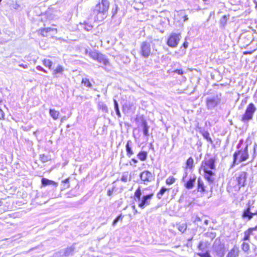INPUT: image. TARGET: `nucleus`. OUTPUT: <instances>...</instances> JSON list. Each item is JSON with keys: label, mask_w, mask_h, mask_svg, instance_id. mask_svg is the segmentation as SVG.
I'll list each match as a JSON object with an SVG mask.
<instances>
[{"label": "nucleus", "mask_w": 257, "mask_h": 257, "mask_svg": "<svg viewBox=\"0 0 257 257\" xmlns=\"http://www.w3.org/2000/svg\"><path fill=\"white\" fill-rule=\"evenodd\" d=\"M196 177L194 175L192 177H190L189 180L185 184L184 186L188 189H192L196 182Z\"/></svg>", "instance_id": "nucleus-15"}, {"label": "nucleus", "mask_w": 257, "mask_h": 257, "mask_svg": "<svg viewBox=\"0 0 257 257\" xmlns=\"http://www.w3.org/2000/svg\"><path fill=\"white\" fill-rule=\"evenodd\" d=\"M64 71V68L63 66L59 65L53 70L52 74L55 77H58L60 75H62Z\"/></svg>", "instance_id": "nucleus-13"}, {"label": "nucleus", "mask_w": 257, "mask_h": 257, "mask_svg": "<svg viewBox=\"0 0 257 257\" xmlns=\"http://www.w3.org/2000/svg\"><path fill=\"white\" fill-rule=\"evenodd\" d=\"M128 180H129V181L131 180V178H130L129 179H128V173L127 172L123 173L121 177V181L123 182H126Z\"/></svg>", "instance_id": "nucleus-33"}, {"label": "nucleus", "mask_w": 257, "mask_h": 257, "mask_svg": "<svg viewBox=\"0 0 257 257\" xmlns=\"http://www.w3.org/2000/svg\"><path fill=\"white\" fill-rule=\"evenodd\" d=\"M84 29L87 31H89L91 30L92 29V26H85V27H84Z\"/></svg>", "instance_id": "nucleus-46"}, {"label": "nucleus", "mask_w": 257, "mask_h": 257, "mask_svg": "<svg viewBox=\"0 0 257 257\" xmlns=\"http://www.w3.org/2000/svg\"><path fill=\"white\" fill-rule=\"evenodd\" d=\"M175 180L176 179L174 177L170 176L166 179V182L167 185H171L175 182Z\"/></svg>", "instance_id": "nucleus-32"}, {"label": "nucleus", "mask_w": 257, "mask_h": 257, "mask_svg": "<svg viewBox=\"0 0 257 257\" xmlns=\"http://www.w3.org/2000/svg\"><path fill=\"white\" fill-rule=\"evenodd\" d=\"M241 248L244 252H247L249 249V245L248 243L243 242L241 245Z\"/></svg>", "instance_id": "nucleus-36"}, {"label": "nucleus", "mask_w": 257, "mask_h": 257, "mask_svg": "<svg viewBox=\"0 0 257 257\" xmlns=\"http://www.w3.org/2000/svg\"><path fill=\"white\" fill-rule=\"evenodd\" d=\"M131 161H132V162H133L135 164H136V163H138V160H136V159H134V158L132 159L131 160Z\"/></svg>", "instance_id": "nucleus-59"}, {"label": "nucleus", "mask_w": 257, "mask_h": 257, "mask_svg": "<svg viewBox=\"0 0 257 257\" xmlns=\"http://www.w3.org/2000/svg\"><path fill=\"white\" fill-rule=\"evenodd\" d=\"M247 174L245 172H241L239 173L236 177V180L237 181L239 188L243 187L245 185L246 180L247 178Z\"/></svg>", "instance_id": "nucleus-10"}, {"label": "nucleus", "mask_w": 257, "mask_h": 257, "mask_svg": "<svg viewBox=\"0 0 257 257\" xmlns=\"http://www.w3.org/2000/svg\"><path fill=\"white\" fill-rule=\"evenodd\" d=\"M19 66L20 67H22L24 68H28V65H24V64H22L19 65Z\"/></svg>", "instance_id": "nucleus-54"}, {"label": "nucleus", "mask_w": 257, "mask_h": 257, "mask_svg": "<svg viewBox=\"0 0 257 257\" xmlns=\"http://www.w3.org/2000/svg\"><path fill=\"white\" fill-rule=\"evenodd\" d=\"M116 218H117V219L119 221V220H121L122 219V216L121 214H120Z\"/></svg>", "instance_id": "nucleus-56"}, {"label": "nucleus", "mask_w": 257, "mask_h": 257, "mask_svg": "<svg viewBox=\"0 0 257 257\" xmlns=\"http://www.w3.org/2000/svg\"><path fill=\"white\" fill-rule=\"evenodd\" d=\"M147 152L145 151H141L137 155L138 158L142 161H145L147 159Z\"/></svg>", "instance_id": "nucleus-24"}, {"label": "nucleus", "mask_w": 257, "mask_h": 257, "mask_svg": "<svg viewBox=\"0 0 257 257\" xmlns=\"http://www.w3.org/2000/svg\"><path fill=\"white\" fill-rule=\"evenodd\" d=\"M197 190L200 192H204L205 191L203 181L201 178H199L197 180Z\"/></svg>", "instance_id": "nucleus-21"}, {"label": "nucleus", "mask_w": 257, "mask_h": 257, "mask_svg": "<svg viewBox=\"0 0 257 257\" xmlns=\"http://www.w3.org/2000/svg\"><path fill=\"white\" fill-rule=\"evenodd\" d=\"M253 215V213L250 211V207L248 206V207L243 211L242 217L243 219L247 218V220H250L252 218Z\"/></svg>", "instance_id": "nucleus-14"}, {"label": "nucleus", "mask_w": 257, "mask_h": 257, "mask_svg": "<svg viewBox=\"0 0 257 257\" xmlns=\"http://www.w3.org/2000/svg\"><path fill=\"white\" fill-rule=\"evenodd\" d=\"M142 192L141 187H139L136 190L134 194V200L139 202L138 206L141 209H144L150 204V201L154 196L153 193L143 195L142 197Z\"/></svg>", "instance_id": "nucleus-1"}, {"label": "nucleus", "mask_w": 257, "mask_h": 257, "mask_svg": "<svg viewBox=\"0 0 257 257\" xmlns=\"http://www.w3.org/2000/svg\"><path fill=\"white\" fill-rule=\"evenodd\" d=\"M239 248L237 246L235 245L234 247L229 251L226 257H237L239 254Z\"/></svg>", "instance_id": "nucleus-18"}, {"label": "nucleus", "mask_w": 257, "mask_h": 257, "mask_svg": "<svg viewBox=\"0 0 257 257\" xmlns=\"http://www.w3.org/2000/svg\"><path fill=\"white\" fill-rule=\"evenodd\" d=\"M97 61H98L100 63L103 64L105 66H109L110 64L108 60L105 57L104 55H103L101 53H100V55H99Z\"/></svg>", "instance_id": "nucleus-19"}, {"label": "nucleus", "mask_w": 257, "mask_h": 257, "mask_svg": "<svg viewBox=\"0 0 257 257\" xmlns=\"http://www.w3.org/2000/svg\"><path fill=\"white\" fill-rule=\"evenodd\" d=\"M197 254L200 257H211L209 253L206 250L205 251L199 252Z\"/></svg>", "instance_id": "nucleus-35"}, {"label": "nucleus", "mask_w": 257, "mask_h": 257, "mask_svg": "<svg viewBox=\"0 0 257 257\" xmlns=\"http://www.w3.org/2000/svg\"><path fill=\"white\" fill-rule=\"evenodd\" d=\"M40 159L42 162L45 163L49 161L50 160V158L48 156L45 155L44 154H41L40 155Z\"/></svg>", "instance_id": "nucleus-30"}, {"label": "nucleus", "mask_w": 257, "mask_h": 257, "mask_svg": "<svg viewBox=\"0 0 257 257\" xmlns=\"http://www.w3.org/2000/svg\"><path fill=\"white\" fill-rule=\"evenodd\" d=\"M243 143V141L241 140L239 141V143L238 144L237 146V148L238 149L240 148L242 145Z\"/></svg>", "instance_id": "nucleus-49"}, {"label": "nucleus", "mask_w": 257, "mask_h": 257, "mask_svg": "<svg viewBox=\"0 0 257 257\" xmlns=\"http://www.w3.org/2000/svg\"><path fill=\"white\" fill-rule=\"evenodd\" d=\"M187 228V225L185 224H182L178 226V229L182 232H184Z\"/></svg>", "instance_id": "nucleus-39"}, {"label": "nucleus", "mask_w": 257, "mask_h": 257, "mask_svg": "<svg viewBox=\"0 0 257 257\" xmlns=\"http://www.w3.org/2000/svg\"><path fill=\"white\" fill-rule=\"evenodd\" d=\"M43 64L45 67L51 69L53 64V62L49 59H44L43 60Z\"/></svg>", "instance_id": "nucleus-26"}, {"label": "nucleus", "mask_w": 257, "mask_h": 257, "mask_svg": "<svg viewBox=\"0 0 257 257\" xmlns=\"http://www.w3.org/2000/svg\"><path fill=\"white\" fill-rule=\"evenodd\" d=\"M82 83L84 84V86L90 87L91 86V84L89 79L87 78H83L82 80Z\"/></svg>", "instance_id": "nucleus-37"}, {"label": "nucleus", "mask_w": 257, "mask_h": 257, "mask_svg": "<svg viewBox=\"0 0 257 257\" xmlns=\"http://www.w3.org/2000/svg\"><path fill=\"white\" fill-rule=\"evenodd\" d=\"M149 128V127L148 126L147 123L144 122L143 123V133L145 136H148L149 135V134H148Z\"/></svg>", "instance_id": "nucleus-31"}, {"label": "nucleus", "mask_w": 257, "mask_h": 257, "mask_svg": "<svg viewBox=\"0 0 257 257\" xmlns=\"http://www.w3.org/2000/svg\"><path fill=\"white\" fill-rule=\"evenodd\" d=\"M69 179L67 178V179H65L64 180H63L62 181V182L65 184H68L69 183Z\"/></svg>", "instance_id": "nucleus-52"}, {"label": "nucleus", "mask_w": 257, "mask_h": 257, "mask_svg": "<svg viewBox=\"0 0 257 257\" xmlns=\"http://www.w3.org/2000/svg\"><path fill=\"white\" fill-rule=\"evenodd\" d=\"M151 45L150 43L145 41L141 45V54L145 58L148 57L151 54Z\"/></svg>", "instance_id": "nucleus-9"}, {"label": "nucleus", "mask_w": 257, "mask_h": 257, "mask_svg": "<svg viewBox=\"0 0 257 257\" xmlns=\"http://www.w3.org/2000/svg\"><path fill=\"white\" fill-rule=\"evenodd\" d=\"M256 110L253 103H249L247 106L244 114L242 115L241 121L243 122H247L249 120L252 119L253 114Z\"/></svg>", "instance_id": "nucleus-5"}, {"label": "nucleus", "mask_w": 257, "mask_h": 257, "mask_svg": "<svg viewBox=\"0 0 257 257\" xmlns=\"http://www.w3.org/2000/svg\"><path fill=\"white\" fill-rule=\"evenodd\" d=\"M187 172H185V176L183 177V179H182V180H183V181H185V178L186 177V176H187Z\"/></svg>", "instance_id": "nucleus-60"}, {"label": "nucleus", "mask_w": 257, "mask_h": 257, "mask_svg": "<svg viewBox=\"0 0 257 257\" xmlns=\"http://www.w3.org/2000/svg\"><path fill=\"white\" fill-rule=\"evenodd\" d=\"M73 252V249L72 248L68 247L64 250L63 255L65 256H68L72 254Z\"/></svg>", "instance_id": "nucleus-27"}, {"label": "nucleus", "mask_w": 257, "mask_h": 257, "mask_svg": "<svg viewBox=\"0 0 257 257\" xmlns=\"http://www.w3.org/2000/svg\"><path fill=\"white\" fill-rule=\"evenodd\" d=\"M109 7L108 0H101L95 7L94 11L98 15H106Z\"/></svg>", "instance_id": "nucleus-4"}, {"label": "nucleus", "mask_w": 257, "mask_h": 257, "mask_svg": "<svg viewBox=\"0 0 257 257\" xmlns=\"http://www.w3.org/2000/svg\"><path fill=\"white\" fill-rule=\"evenodd\" d=\"M184 22H185L188 20L187 15H184L183 16Z\"/></svg>", "instance_id": "nucleus-53"}, {"label": "nucleus", "mask_w": 257, "mask_h": 257, "mask_svg": "<svg viewBox=\"0 0 257 257\" xmlns=\"http://www.w3.org/2000/svg\"><path fill=\"white\" fill-rule=\"evenodd\" d=\"M118 221V220L117 219V218H116L112 222V225L113 226H115L116 225V224L117 223V222Z\"/></svg>", "instance_id": "nucleus-51"}, {"label": "nucleus", "mask_w": 257, "mask_h": 257, "mask_svg": "<svg viewBox=\"0 0 257 257\" xmlns=\"http://www.w3.org/2000/svg\"><path fill=\"white\" fill-rule=\"evenodd\" d=\"M213 254L214 257H223L225 254V248L223 244H221L219 241H215L213 246Z\"/></svg>", "instance_id": "nucleus-6"}, {"label": "nucleus", "mask_w": 257, "mask_h": 257, "mask_svg": "<svg viewBox=\"0 0 257 257\" xmlns=\"http://www.w3.org/2000/svg\"><path fill=\"white\" fill-rule=\"evenodd\" d=\"M248 145L246 144L244 148L235 152L233 154V165L238 164L240 163L246 161L248 158Z\"/></svg>", "instance_id": "nucleus-2"}, {"label": "nucleus", "mask_w": 257, "mask_h": 257, "mask_svg": "<svg viewBox=\"0 0 257 257\" xmlns=\"http://www.w3.org/2000/svg\"><path fill=\"white\" fill-rule=\"evenodd\" d=\"M113 102L114 105V109L116 112V115L118 116V117H120L121 113L119 109L118 104L115 99L113 100Z\"/></svg>", "instance_id": "nucleus-28"}, {"label": "nucleus", "mask_w": 257, "mask_h": 257, "mask_svg": "<svg viewBox=\"0 0 257 257\" xmlns=\"http://www.w3.org/2000/svg\"><path fill=\"white\" fill-rule=\"evenodd\" d=\"M41 34L44 37L49 36V33L51 32L57 33V30L55 28H46L40 30Z\"/></svg>", "instance_id": "nucleus-16"}, {"label": "nucleus", "mask_w": 257, "mask_h": 257, "mask_svg": "<svg viewBox=\"0 0 257 257\" xmlns=\"http://www.w3.org/2000/svg\"><path fill=\"white\" fill-rule=\"evenodd\" d=\"M64 186H66V187L68 188L69 186V185L68 184H67V185H64Z\"/></svg>", "instance_id": "nucleus-64"}, {"label": "nucleus", "mask_w": 257, "mask_h": 257, "mask_svg": "<svg viewBox=\"0 0 257 257\" xmlns=\"http://www.w3.org/2000/svg\"><path fill=\"white\" fill-rule=\"evenodd\" d=\"M117 10L118 6L117 5L115 4L112 8V14L113 16H114L117 13Z\"/></svg>", "instance_id": "nucleus-42"}, {"label": "nucleus", "mask_w": 257, "mask_h": 257, "mask_svg": "<svg viewBox=\"0 0 257 257\" xmlns=\"http://www.w3.org/2000/svg\"><path fill=\"white\" fill-rule=\"evenodd\" d=\"M179 34L172 33L170 35L167 41V44L169 47L175 48L178 45L180 40Z\"/></svg>", "instance_id": "nucleus-8"}, {"label": "nucleus", "mask_w": 257, "mask_h": 257, "mask_svg": "<svg viewBox=\"0 0 257 257\" xmlns=\"http://www.w3.org/2000/svg\"><path fill=\"white\" fill-rule=\"evenodd\" d=\"M86 54H88V55L93 60L97 61L100 53H98L96 51H88L87 50H86Z\"/></svg>", "instance_id": "nucleus-20"}, {"label": "nucleus", "mask_w": 257, "mask_h": 257, "mask_svg": "<svg viewBox=\"0 0 257 257\" xmlns=\"http://www.w3.org/2000/svg\"><path fill=\"white\" fill-rule=\"evenodd\" d=\"M194 160L192 157H189L186 161V167L192 169L193 166Z\"/></svg>", "instance_id": "nucleus-29"}, {"label": "nucleus", "mask_w": 257, "mask_h": 257, "mask_svg": "<svg viewBox=\"0 0 257 257\" xmlns=\"http://www.w3.org/2000/svg\"><path fill=\"white\" fill-rule=\"evenodd\" d=\"M42 184L44 186L50 185H57V184L53 181L50 180L46 178H42L41 180Z\"/></svg>", "instance_id": "nucleus-23"}, {"label": "nucleus", "mask_w": 257, "mask_h": 257, "mask_svg": "<svg viewBox=\"0 0 257 257\" xmlns=\"http://www.w3.org/2000/svg\"><path fill=\"white\" fill-rule=\"evenodd\" d=\"M253 214H254V215H257V211L253 213Z\"/></svg>", "instance_id": "nucleus-63"}, {"label": "nucleus", "mask_w": 257, "mask_h": 257, "mask_svg": "<svg viewBox=\"0 0 257 257\" xmlns=\"http://www.w3.org/2000/svg\"><path fill=\"white\" fill-rule=\"evenodd\" d=\"M183 46L185 47V48H187L188 47V42H185L184 43H183Z\"/></svg>", "instance_id": "nucleus-58"}, {"label": "nucleus", "mask_w": 257, "mask_h": 257, "mask_svg": "<svg viewBox=\"0 0 257 257\" xmlns=\"http://www.w3.org/2000/svg\"><path fill=\"white\" fill-rule=\"evenodd\" d=\"M133 146V142L131 140H128L125 145L126 155L127 157H131L134 155V152L132 150V147Z\"/></svg>", "instance_id": "nucleus-17"}, {"label": "nucleus", "mask_w": 257, "mask_h": 257, "mask_svg": "<svg viewBox=\"0 0 257 257\" xmlns=\"http://www.w3.org/2000/svg\"><path fill=\"white\" fill-rule=\"evenodd\" d=\"M133 210H134V213H135V214H136V213H138V211H137V209H136V206H135V205H133Z\"/></svg>", "instance_id": "nucleus-55"}, {"label": "nucleus", "mask_w": 257, "mask_h": 257, "mask_svg": "<svg viewBox=\"0 0 257 257\" xmlns=\"http://www.w3.org/2000/svg\"><path fill=\"white\" fill-rule=\"evenodd\" d=\"M203 166H205L206 167H207L208 170H209V169H214L215 168V159L214 158H210L209 160L205 161L202 164V168Z\"/></svg>", "instance_id": "nucleus-12"}, {"label": "nucleus", "mask_w": 257, "mask_h": 257, "mask_svg": "<svg viewBox=\"0 0 257 257\" xmlns=\"http://www.w3.org/2000/svg\"><path fill=\"white\" fill-rule=\"evenodd\" d=\"M198 248L199 250L202 251H205L206 249H205V246L203 244V242L202 241H200L199 243V245L198 246Z\"/></svg>", "instance_id": "nucleus-41"}, {"label": "nucleus", "mask_w": 257, "mask_h": 257, "mask_svg": "<svg viewBox=\"0 0 257 257\" xmlns=\"http://www.w3.org/2000/svg\"><path fill=\"white\" fill-rule=\"evenodd\" d=\"M140 177L142 182L145 185L148 184L155 178L153 174L148 170L142 172L140 175Z\"/></svg>", "instance_id": "nucleus-7"}, {"label": "nucleus", "mask_w": 257, "mask_h": 257, "mask_svg": "<svg viewBox=\"0 0 257 257\" xmlns=\"http://www.w3.org/2000/svg\"><path fill=\"white\" fill-rule=\"evenodd\" d=\"M65 117H63L62 119H61V121H63V120H65Z\"/></svg>", "instance_id": "nucleus-62"}, {"label": "nucleus", "mask_w": 257, "mask_h": 257, "mask_svg": "<svg viewBox=\"0 0 257 257\" xmlns=\"http://www.w3.org/2000/svg\"><path fill=\"white\" fill-rule=\"evenodd\" d=\"M175 72L177 73V74H178L179 75H182L183 74V72L182 70L177 69L175 71Z\"/></svg>", "instance_id": "nucleus-47"}, {"label": "nucleus", "mask_w": 257, "mask_h": 257, "mask_svg": "<svg viewBox=\"0 0 257 257\" xmlns=\"http://www.w3.org/2000/svg\"><path fill=\"white\" fill-rule=\"evenodd\" d=\"M98 108L101 110L103 112H107L108 108L106 105L102 102H99L98 103Z\"/></svg>", "instance_id": "nucleus-25"}, {"label": "nucleus", "mask_w": 257, "mask_h": 257, "mask_svg": "<svg viewBox=\"0 0 257 257\" xmlns=\"http://www.w3.org/2000/svg\"><path fill=\"white\" fill-rule=\"evenodd\" d=\"M5 114L3 110L2 109H0V119H3L4 118Z\"/></svg>", "instance_id": "nucleus-45"}, {"label": "nucleus", "mask_w": 257, "mask_h": 257, "mask_svg": "<svg viewBox=\"0 0 257 257\" xmlns=\"http://www.w3.org/2000/svg\"><path fill=\"white\" fill-rule=\"evenodd\" d=\"M118 221V220L117 219V218H116L112 222V225L113 226H115L116 225V224L117 223V222Z\"/></svg>", "instance_id": "nucleus-50"}, {"label": "nucleus", "mask_w": 257, "mask_h": 257, "mask_svg": "<svg viewBox=\"0 0 257 257\" xmlns=\"http://www.w3.org/2000/svg\"><path fill=\"white\" fill-rule=\"evenodd\" d=\"M202 135H203V137L205 139H206L209 142L212 143V140L210 138V137L209 136V134L208 132H204Z\"/></svg>", "instance_id": "nucleus-40"}, {"label": "nucleus", "mask_w": 257, "mask_h": 257, "mask_svg": "<svg viewBox=\"0 0 257 257\" xmlns=\"http://www.w3.org/2000/svg\"><path fill=\"white\" fill-rule=\"evenodd\" d=\"M112 193V190H109L108 191H107V194L109 196H110Z\"/></svg>", "instance_id": "nucleus-57"}, {"label": "nucleus", "mask_w": 257, "mask_h": 257, "mask_svg": "<svg viewBox=\"0 0 257 257\" xmlns=\"http://www.w3.org/2000/svg\"><path fill=\"white\" fill-rule=\"evenodd\" d=\"M254 230H257V225L254 227L249 228L247 230L244 231L246 233L248 234L249 235L252 234V232Z\"/></svg>", "instance_id": "nucleus-38"}, {"label": "nucleus", "mask_w": 257, "mask_h": 257, "mask_svg": "<svg viewBox=\"0 0 257 257\" xmlns=\"http://www.w3.org/2000/svg\"><path fill=\"white\" fill-rule=\"evenodd\" d=\"M49 113L50 116L55 120L59 118V112L54 109H50Z\"/></svg>", "instance_id": "nucleus-22"}, {"label": "nucleus", "mask_w": 257, "mask_h": 257, "mask_svg": "<svg viewBox=\"0 0 257 257\" xmlns=\"http://www.w3.org/2000/svg\"><path fill=\"white\" fill-rule=\"evenodd\" d=\"M204 223H205V224L207 225V224H208V220H205L204 221Z\"/></svg>", "instance_id": "nucleus-61"}, {"label": "nucleus", "mask_w": 257, "mask_h": 257, "mask_svg": "<svg viewBox=\"0 0 257 257\" xmlns=\"http://www.w3.org/2000/svg\"><path fill=\"white\" fill-rule=\"evenodd\" d=\"M36 69L37 70H39V71H43L45 73H47V71L46 70H45L42 67H41V66H37L36 67Z\"/></svg>", "instance_id": "nucleus-44"}, {"label": "nucleus", "mask_w": 257, "mask_h": 257, "mask_svg": "<svg viewBox=\"0 0 257 257\" xmlns=\"http://www.w3.org/2000/svg\"><path fill=\"white\" fill-rule=\"evenodd\" d=\"M221 101V94H216L208 97L206 99V105L207 109L212 110L217 106Z\"/></svg>", "instance_id": "nucleus-3"}, {"label": "nucleus", "mask_w": 257, "mask_h": 257, "mask_svg": "<svg viewBox=\"0 0 257 257\" xmlns=\"http://www.w3.org/2000/svg\"><path fill=\"white\" fill-rule=\"evenodd\" d=\"M202 169L205 173V179L208 182L210 183H213L214 181V179L213 178L214 173L211 170H208V168L206 167L205 166H203Z\"/></svg>", "instance_id": "nucleus-11"}, {"label": "nucleus", "mask_w": 257, "mask_h": 257, "mask_svg": "<svg viewBox=\"0 0 257 257\" xmlns=\"http://www.w3.org/2000/svg\"><path fill=\"white\" fill-rule=\"evenodd\" d=\"M244 237L243 238V240L246 241L248 240L249 239L250 235H249L248 234L246 233L245 232H244Z\"/></svg>", "instance_id": "nucleus-43"}, {"label": "nucleus", "mask_w": 257, "mask_h": 257, "mask_svg": "<svg viewBox=\"0 0 257 257\" xmlns=\"http://www.w3.org/2000/svg\"><path fill=\"white\" fill-rule=\"evenodd\" d=\"M167 190V189L166 188L162 187L157 194V197L159 199H161L162 196L164 195V194L165 193Z\"/></svg>", "instance_id": "nucleus-34"}, {"label": "nucleus", "mask_w": 257, "mask_h": 257, "mask_svg": "<svg viewBox=\"0 0 257 257\" xmlns=\"http://www.w3.org/2000/svg\"><path fill=\"white\" fill-rule=\"evenodd\" d=\"M201 220V218L198 216H196L194 220V222L195 223H197L199 221H200Z\"/></svg>", "instance_id": "nucleus-48"}]
</instances>
